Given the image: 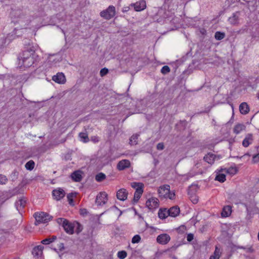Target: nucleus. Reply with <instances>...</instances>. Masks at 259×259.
I'll return each instance as SVG.
<instances>
[{
  "label": "nucleus",
  "mask_w": 259,
  "mask_h": 259,
  "mask_svg": "<svg viewBox=\"0 0 259 259\" xmlns=\"http://www.w3.org/2000/svg\"><path fill=\"white\" fill-rule=\"evenodd\" d=\"M253 161L254 162H259V153L254 155L253 157Z\"/></svg>",
  "instance_id": "nucleus-48"
},
{
  "label": "nucleus",
  "mask_w": 259,
  "mask_h": 259,
  "mask_svg": "<svg viewBox=\"0 0 259 259\" xmlns=\"http://www.w3.org/2000/svg\"><path fill=\"white\" fill-rule=\"evenodd\" d=\"M159 196L161 198L173 199L175 198V194L170 191V186L169 185H164L158 189Z\"/></svg>",
  "instance_id": "nucleus-1"
},
{
  "label": "nucleus",
  "mask_w": 259,
  "mask_h": 259,
  "mask_svg": "<svg viewBox=\"0 0 259 259\" xmlns=\"http://www.w3.org/2000/svg\"><path fill=\"white\" fill-rule=\"evenodd\" d=\"M74 229H75V232L77 234H78L82 231L83 227L79 223H78V222H74Z\"/></svg>",
  "instance_id": "nucleus-32"
},
{
  "label": "nucleus",
  "mask_w": 259,
  "mask_h": 259,
  "mask_svg": "<svg viewBox=\"0 0 259 259\" xmlns=\"http://www.w3.org/2000/svg\"><path fill=\"white\" fill-rule=\"evenodd\" d=\"M156 148L159 150H162L164 149V146L163 143H159L157 145Z\"/></svg>",
  "instance_id": "nucleus-46"
},
{
  "label": "nucleus",
  "mask_w": 259,
  "mask_h": 259,
  "mask_svg": "<svg viewBox=\"0 0 259 259\" xmlns=\"http://www.w3.org/2000/svg\"><path fill=\"white\" fill-rule=\"evenodd\" d=\"M108 73V69L106 68H102L100 71V74L101 76H104L105 75H106Z\"/></svg>",
  "instance_id": "nucleus-45"
},
{
  "label": "nucleus",
  "mask_w": 259,
  "mask_h": 259,
  "mask_svg": "<svg viewBox=\"0 0 259 259\" xmlns=\"http://www.w3.org/2000/svg\"><path fill=\"white\" fill-rule=\"evenodd\" d=\"M107 193L105 192H102L97 196L96 203L98 205H102L107 202Z\"/></svg>",
  "instance_id": "nucleus-6"
},
{
  "label": "nucleus",
  "mask_w": 259,
  "mask_h": 259,
  "mask_svg": "<svg viewBox=\"0 0 259 259\" xmlns=\"http://www.w3.org/2000/svg\"><path fill=\"white\" fill-rule=\"evenodd\" d=\"M38 56L35 55L34 56H31V57L27 58L26 59L21 61V65H23L24 67H29L32 66L34 62L36 60Z\"/></svg>",
  "instance_id": "nucleus-10"
},
{
  "label": "nucleus",
  "mask_w": 259,
  "mask_h": 259,
  "mask_svg": "<svg viewBox=\"0 0 259 259\" xmlns=\"http://www.w3.org/2000/svg\"><path fill=\"white\" fill-rule=\"evenodd\" d=\"M229 21L231 24L236 25L238 23V16L236 14H233L232 17L229 18Z\"/></svg>",
  "instance_id": "nucleus-30"
},
{
  "label": "nucleus",
  "mask_w": 259,
  "mask_h": 259,
  "mask_svg": "<svg viewBox=\"0 0 259 259\" xmlns=\"http://www.w3.org/2000/svg\"><path fill=\"white\" fill-rule=\"evenodd\" d=\"M170 240V237L167 234H162L157 237V242L162 245L168 243Z\"/></svg>",
  "instance_id": "nucleus-9"
},
{
  "label": "nucleus",
  "mask_w": 259,
  "mask_h": 259,
  "mask_svg": "<svg viewBox=\"0 0 259 259\" xmlns=\"http://www.w3.org/2000/svg\"><path fill=\"white\" fill-rule=\"evenodd\" d=\"M53 197L57 200H59L63 198L65 195L64 190L61 188L54 190L52 192Z\"/></svg>",
  "instance_id": "nucleus-11"
},
{
  "label": "nucleus",
  "mask_w": 259,
  "mask_h": 259,
  "mask_svg": "<svg viewBox=\"0 0 259 259\" xmlns=\"http://www.w3.org/2000/svg\"><path fill=\"white\" fill-rule=\"evenodd\" d=\"M67 220L66 219L63 218H58L57 219V222L59 224L62 225L63 227L64 224L67 222Z\"/></svg>",
  "instance_id": "nucleus-43"
},
{
  "label": "nucleus",
  "mask_w": 259,
  "mask_h": 259,
  "mask_svg": "<svg viewBox=\"0 0 259 259\" xmlns=\"http://www.w3.org/2000/svg\"><path fill=\"white\" fill-rule=\"evenodd\" d=\"M225 36V34L223 32L217 31L215 32L214 37L217 40H221L223 39Z\"/></svg>",
  "instance_id": "nucleus-34"
},
{
  "label": "nucleus",
  "mask_w": 259,
  "mask_h": 259,
  "mask_svg": "<svg viewBox=\"0 0 259 259\" xmlns=\"http://www.w3.org/2000/svg\"><path fill=\"white\" fill-rule=\"evenodd\" d=\"M127 256V253L125 251H118L117 253V256L120 259H124Z\"/></svg>",
  "instance_id": "nucleus-37"
},
{
  "label": "nucleus",
  "mask_w": 259,
  "mask_h": 259,
  "mask_svg": "<svg viewBox=\"0 0 259 259\" xmlns=\"http://www.w3.org/2000/svg\"><path fill=\"white\" fill-rule=\"evenodd\" d=\"M54 250L57 251L58 249L60 251H63L64 249V245L63 243L59 242L57 244V248H55Z\"/></svg>",
  "instance_id": "nucleus-42"
},
{
  "label": "nucleus",
  "mask_w": 259,
  "mask_h": 259,
  "mask_svg": "<svg viewBox=\"0 0 259 259\" xmlns=\"http://www.w3.org/2000/svg\"><path fill=\"white\" fill-rule=\"evenodd\" d=\"M131 6L134 7V10L136 11H141L145 9L146 8V1L144 0H141L136 3L132 4Z\"/></svg>",
  "instance_id": "nucleus-8"
},
{
  "label": "nucleus",
  "mask_w": 259,
  "mask_h": 259,
  "mask_svg": "<svg viewBox=\"0 0 259 259\" xmlns=\"http://www.w3.org/2000/svg\"><path fill=\"white\" fill-rule=\"evenodd\" d=\"M26 200L24 198H21L15 203V206L18 210H21L25 206Z\"/></svg>",
  "instance_id": "nucleus-21"
},
{
  "label": "nucleus",
  "mask_w": 259,
  "mask_h": 259,
  "mask_svg": "<svg viewBox=\"0 0 259 259\" xmlns=\"http://www.w3.org/2000/svg\"><path fill=\"white\" fill-rule=\"evenodd\" d=\"M86 213V210L85 209H80V213L81 214H83L84 213Z\"/></svg>",
  "instance_id": "nucleus-49"
},
{
  "label": "nucleus",
  "mask_w": 259,
  "mask_h": 259,
  "mask_svg": "<svg viewBox=\"0 0 259 259\" xmlns=\"http://www.w3.org/2000/svg\"><path fill=\"white\" fill-rule=\"evenodd\" d=\"M168 210L166 209H160L158 212V216L160 219H164L169 216Z\"/></svg>",
  "instance_id": "nucleus-26"
},
{
  "label": "nucleus",
  "mask_w": 259,
  "mask_h": 259,
  "mask_svg": "<svg viewBox=\"0 0 259 259\" xmlns=\"http://www.w3.org/2000/svg\"><path fill=\"white\" fill-rule=\"evenodd\" d=\"M253 141V135L251 134H248L242 141V145L244 147H247Z\"/></svg>",
  "instance_id": "nucleus-17"
},
{
  "label": "nucleus",
  "mask_w": 259,
  "mask_h": 259,
  "mask_svg": "<svg viewBox=\"0 0 259 259\" xmlns=\"http://www.w3.org/2000/svg\"><path fill=\"white\" fill-rule=\"evenodd\" d=\"M169 216L176 217L180 213V208L178 206L171 207L168 210Z\"/></svg>",
  "instance_id": "nucleus-19"
},
{
  "label": "nucleus",
  "mask_w": 259,
  "mask_h": 259,
  "mask_svg": "<svg viewBox=\"0 0 259 259\" xmlns=\"http://www.w3.org/2000/svg\"><path fill=\"white\" fill-rule=\"evenodd\" d=\"M131 165V162L128 160H122L118 163L117 168L119 170H122L126 168H128Z\"/></svg>",
  "instance_id": "nucleus-14"
},
{
  "label": "nucleus",
  "mask_w": 259,
  "mask_h": 259,
  "mask_svg": "<svg viewBox=\"0 0 259 259\" xmlns=\"http://www.w3.org/2000/svg\"><path fill=\"white\" fill-rule=\"evenodd\" d=\"M139 136V135L138 134L133 135L130 140V143L131 145H136Z\"/></svg>",
  "instance_id": "nucleus-33"
},
{
  "label": "nucleus",
  "mask_w": 259,
  "mask_h": 259,
  "mask_svg": "<svg viewBox=\"0 0 259 259\" xmlns=\"http://www.w3.org/2000/svg\"><path fill=\"white\" fill-rule=\"evenodd\" d=\"M141 240V237L139 235H135L132 240V242L133 243H139Z\"/></svg>",
  "instance_id": "nucleus-41"
},
{
  "label": "nucleus",
  "mask_w": 259,
  "mask_h": 259,
  "mask_svg": "<svg viewBox=\"0 0 259 259\" xmlns=\"http://www.w3.org/2000/svg\"><path fill=\"white\" fill-rule=\"evenodd\" d=\"M239 110L243 114H247L249 110L248 105L245 102L242 103L239 106Z\"/></svg>",
  "instance_id": "nucleus-24"
},
{
  "label": "nucleus",
  "mask_w": 259,
  "mask_h": 259,
  "mask_svg": "<svg viewBox=\"0 0 259 259\" xmlns=\"http://www.w3.org/2000/svg\"><path fill=\"white\" fill-rule=\"evenodd\" d=\"M227 174L230 175H234L238 172V169L236 167H230L228 169H224Z\"/></svg>",
  "instance_id": "nucleus-28"
},
{
  "label": "nucleus",
  "mask_w": 259,
  "mask_h": 259,
  "mask_svg": "<svg viewBox=\"0 0 259 259\" xmlns=\"http://www.w3.org/2000/svg\"><path fill=\"white\" fill-rule=\"evenodd\" d=\"M74 196L75 195L74 194L70 193L68 194L67 196L69 204L71 205H74L73 198Z\"/></svg>",
  "instance_id": "nucleus-39"
},
{
  "label": "nucleus",
  "mask_w": 259,
  "mask_h": 259,
  "mask_svg": "<svg viewBox=\"0 0 259 259\" xmlns=\"http://www.w3.org/2000/svg\"><path fill=\"white\" fill-rule=\"evenodd\" d=\"M63 228L65 232L69 234H72L74 233V225L73 223H70L68 221L63 225Z\"/></svg>",
  "instance_id": "nucleus-16"
},
{
  "label": "nucleus",
  "mask_w": 259,
  "mask_h": 259,
  "mask_svg": "<svg viewBox=\"0 0 259 259\" xmlns=\"http://www.w3.org/2000/svg\"><path fill=\"white\" fill-rule=\"evenodd\" d=\"M232 212V208L229 205H227L224 207L222 212V216L223 217H227L229 216Z\"/></svg>",
  "instance_id": "nucleus-23"
},
{
  "label": "nucleus",
  "mask_w": 259,
  "mask_h": 259,
  "mask_svg": "<svg viewBox=\"0 0 259 259\" xmlns=\"http://www.w3.org/2000/svg\"><path fill=\"white\" fill-rule=\"evenodd\" d=\"M248 251L252 252L253 251V249L251 247H250L248 248Z\"/></svg>",
  "instance_id": "nucleus-50"
},
{
  "label": "nucleus",
  "mask_w": 259,
  "mask_h": 259,
  "mask_svg": "<svg viewBox=\"0 0 259 259\" xmlns=\"http://www.w3.org/2000/svg\"><path fill=\"white\" fill-rule=\"evenodd\" d=\"M146 205L149 209H156L159 206V200L157 198H151L146 201Z\"/></svg>",
  "instance_id": "nucleus-7"
},
{
  "label": "nucleus",
  "mask_w": 259,
  "mask_h": 259,
  "mask_svg": "<svg viewBox=\"0 0 259 259\" xmlns=\"http://www.w3.org/2000/svg\"><path fill=\"white\" fill-rule=\"evenodd\" d=\"M79 137L83 142H87L89 141V138L87 134L84 133H80L79 134Z\"/></svg>",
  "instance_id": "nucleus-36"
},
{
  "label": "nucleus",
  "mask_w": 259,
  "mask_h": 259,
  "mask_svg": "<svg viewBox=\"0 0 259 259\" xmlns=\"http://www.w3.org/2000/svg\"><path fill=\"white\" fill-rule=\"evenodd\" d=\"M190 198L191 201L194 204L197 203L198 201V197L197 196H196L195 195H190Z\"/></svg>",
  "instance_id": "nucleus-44"
},
{
  "label": "nucleus",
  "mask_w": 259,
  "mask_h": 259,
  "mask_svg": "<svg viewBox=\"0 0 259 259\" xmlns=\"http://www.w3.org/2000/svg\"><path fill=\"white\" fill-rule=\"evenodd\" d=\"M56 239L57 237L56 236H52V237L44 239L41 241V243L43 244L48 245L54 242L55 240H56Z\"/></svg>",
  "instance_id": "nucleus-27"
},
{
  "label": "nucleus",
  "mask_w": 259,
  "mask_h": 259,
  "mask_svg": "<svg viewBox=\"0 0 259 259\" xmlns=\"http://www.w3.org/2000/svg\"><path fill=\"white\" fill-rule=\"evenodd\" d=\"M222 252L219 246L217 245L215 247V250L212 255H211L209 259H219Z\"/></svg>",
  "instance_id": "nucleus-22"
},
{
  "label": "nucleus",
  "mask_w": 259,
  "mask_h": 259,
  "mask_svg": "<svg viewBox=\"0 0 259 259\" xmlns=\"http://www.w3.org/2000/svg\"><path fill=\"white\" fill-rule=\"evenodd\" d=\"M71 177L74 182H79L82 179V171L80 170L75 171L71 174Z\"/></svg>",
  "instance_id": "nucleus-18"
},
{
  "label": "nucleus",
  "mask_w": 259,
  "mask_h": 259,
  "mask_svg": "<svg viewBox=\"0 0 259 259\" xmlns=\"http://www.w3.org/2000/svg\"><path fill=\"white\" fill-rule=\"evenodd\" d=\"M194 239V235L193 234L190 233L187 235V240L188 241L190 242Z\"/></svg>",
  "instance_id": "nucleus-47"
},
{
  "label": "nucleus",
  "mask_w": 259,
  "mask_h": 259,
  "mask_svg": "<svg viewBox=\"0 0 259 259\" xmlns=\"http://www.w3.org/2000/svg\"><path fill=\"white\" fill-rule=\"evenodd\" d=\"M128 192L126 189L122 188L119 189L116 193L117 198L120 200L124 201L127 199Z\"/></svg>",
  "instance_id": "nucleus-13"
},
{
  "label": "nucleus",
  "mask_w": 259,
  "mask_h": 259,
  "mask_svg": "<svg viewBox=\"0 0 259 259\" xmlns=\"http://www.w3.org/2000/svg\"><path fill=\"white\" fill-rule=\"evenodd\" d=\"M35 163L33 160H29L25 164V167L27 169L31 170L34 168Z\"/></svg>",
  "instance_id": "nucleus-31"
},
{
  "label": "nucleus",
  "mask_w": 259,
  "mask_h": 259,
  "mask_svg": "<svg viewBox=\"0 0 259 259\" xmlns=\"http://www.w3.org/2000/svg\"><path fill=\"white\" fill-rule=\"evenodd\" d=\"M106 178V176L105 174L101 172L97 174L96 176L95 179L97 182H101L103 180H105Z\"/></svg>",
  "instance_id": "nucleus-35"
},
{
  "label": "nucleus",
  "mask_w": 259,
  "mask_h": 259,
  "mask_svg": "<svg viewBox=\"0 0 259 259\" xmlns=\"http://www.w3.org/2000/svg\"><path fill=\"white\" fill-rule=\"evenodd\" d=\"M131 186L132 188L136 189V192L134 194L133 201L135 202H137L143 192V185L140 183L133 182L131 183Z\"/></svg>",
  "instance_id": "nucleus-4"
},
{
  "label": "nucleus",
  "mask_w": 259,
  "mask_h": 259,
  "mask_svg": "<svg viewBox=\"0 0 259 259\" xmlns=\"http://www.w3.org/2000/svg\"><path fill=\"white\" fill-rule=\"evenodd\" d=\"M33 216L35 219L34 224L36 226L41 223H47L52 219V217L44 212H35Z\"/></svg>",
  "instance_id": "nucleus-2"
},
{
  "label": "nucleus",
  "mask_w": 259,
  "mask_h": 259,
  "mask_svg": "<svg viewBox=\"0 0 259 259\" xmlns=\"http://www.w3.org/2000/svg\"><path fill=\"white\" fill-rule=\"evenodd\" d=\"M116 14L115 8L113 6H109L107 9L101 11L100 15L106 20H110L113 18Z\"/></svg>",
  "instance_id": "nucleus-5"
},
{
  "label": "nucleus",
  "mask_w": 259,
  "mask_h": 259,
  "mask_svg": "<svg viewBox=\"0 0 259 259\" xmlns=\"http://www.w3.org/2000/svg\"><path fill=\"white\" fill-rule=\"evenodd\" d=\"M170 71V68L168 66H164L161 69V72L163 74L169 73Z\"/></svg>",
  "instance_id": "nucleus-40"
},
{
  "label": "nucleus",
  "mask_w": 259,
  "mask_h": 259,
  "mask_svg": "<svg viewBox=\"0 0 259 259\" xmlns=\"http://www.w3.org/2000/svg\"><path fill=\"white\" fill-rule=\"evenodd\" d=\"M215 180L223 183L226 181V175L224 174L219 173L217 175Z\"/></svg>",
  "instance_id": "nucleus-29"
},
{
  "label": "nucleus",
  "mask_w": 259,
  "mask_h": 259,
  "mask_svg": "<svg viewBox=\"0 0 259 259\" xmlns=\"http://www.w3.org/2000/svg\"><path fill=\"white\" fill-rule=\"evenodd\" d=\"M36 55L35 54V49L33 46H29L27 49L24 50L21 54H20L18 59L19 60V64L21 61H23L27 58H30L31 56Z\"/></svg>",
  "instance_id": "nucleus-3"
},
{
  "label": "nucleus",
  "mask_w": 259,
  "mask_h": 259,
  "mask_svg": "<svg viewBox=\"0 0 259 259\" xmlns=\"http://www.w3.org/2000/svg\"><path fill=\"white\" fill-rule=\"evenodd\" d=\"M8 182L7 177L3 175H0V185H5Z\"/></svg>",
  "instance_id": "nucleus-38"
},
{
  "label": "nucleus",
  "mask_w": 259,
  "mask_h": 259,
  "mask_svg": "<svg viewBox=\"0 0 259 259\" xmlns=\"http://www.w3.org/2000/svg\"><path fill=\"white\" fill-rule=\"evenodd\" d=\"M43 246L38 245L33 248L32 253L36 259H39L42 254Z\"/></svg>",
  "instance_id": "nucleus-15"
},
{
  "label": "nucleus",
  "mask_w": 259,
  "mask_h": 259,
  "mask_svg": "<svg viewBox=\"0 0 259 259\" xmlns=\"http://www.w3.org/2000/svg\"><path fill=\"white\" fill-rule=\"evenodd\" d=\"M257 98L259 99V92L257 94Z\"/></svg>",
  "instance_id": "nucleus-51"
},
{
  "label": "nucleus",
  "mask_w": 259,
  "mask_h": 259,
  "mask_svg": "<svg viewBox=\"0 0 259 259\" xmlns=\"http://www.w3.org/2000/svg\"><path fill=\"white\" fill-rule=\"evenodd\" d=\"M52 80L58 83L63 84L66 81V78L63 73L59 72L52 77Z\"/></svg>",
  "instance_id": "nucleus-12"
},
{
  "label": "nucleus",
  "mask_w": 259,
  "mask_h": 259,
  "mask_svg": "<svg viewBox=\"0 0 259 259\" xmlns=\"http://www.w3.org/2000/svg\"><path fill=\"white\" fill-rule=\"evenodd\" d=\"M215 159V155L212 154H208L204 157V160L209 164L213 163Z\"/></svg>",
  "instance_id": "nucleus-25"
},
{
  "label": "nucleus",
  "mask_w": 259,
  "mask_h": 259,
  "mask_svg": "<svg viewBox=\"0 0 259 259\" xmlns=\"http://www.w3.org/2000/svg\"><path fill=\"white\" fill-rule=\"evenodd\" d=\"M246 126L242 123H238L235 125L233 128V132L237 135L240 134L241 132L245 131Z\"/></svg>",
  "instance_id": "nucleus-20"
}]
</instances>
